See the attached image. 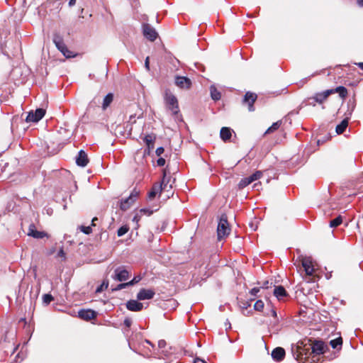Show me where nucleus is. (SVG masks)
Masks as SVG:
<instances>
[{
    "label": "nucleus",
    "mask_w": 363,
    "mask_h": 363,
    "mask_svg": "<svg viewBox=\"0 0 363 363\" xmlns=\"http://www.w3.org/2000/svg\"><path fill=\"white\" fill-rule=\"evenodd\" d=\"M165 159L163 158V157H160L157 160V164L159 167H163L164 164H165Z\"/></svg>",
    "instance_id": "nucleus-44"
},
{
    "label": "nucleus",
    "mask_w": 363,
    "mask_h": 363,
    "mask_svg": "<svg viewBox=\"0 0 363 363\" xmlns=\"http://www.w3.org/2000/svg\"><path fill=\"white\" fill-rule=\"evenodd\" d=\"M108 286V281L105 279L103 281L102 284L99 286L96 289V293L99 294L102 292L104 289H106Z\"/></svg>",
    "instance_id": "nucleus-33"
},
{
    "label": "nucleus",
    "mask_w": 363,
    "mask_h": 363,
    "mask_svg": "<svg viewBox=\"0 0 363 363\" xmlns=\"http://www.w3.org/2000/svg\"><path fill=\"white\" fill-rule=\"evenodd\" d=\"M79 228L80 229V230L84 233V234L86 235H89L92 233V228H91V226H84V225H80L79 227Z\"/></svg>",
    "instance_id": "nucleus-37"
},
{
    "label": "nucleus",
    "mask_w": 363,
    "mask_h": 363,
    "mask_svg": "<svg viewBox=\"0 0 363 363\" xmlns=\"http://www.w3.org/2000/svg\"><path fill=\"white\" fill-rule=\"evenodd\" d=\"M269 281H264V283L262 284L261 288H263V289H268L269 287Z\"/></svg>",
    "instance_id": "nucleus-54"
},
{
    "label": "nucleus",
    "mask_w": 363,
    "mask_h": 363,
    "mask_svg": "<svg viewBox=\"0 0 363 363\" xmlns=\"http://www.w3.org/2000/svg\"><path fill=\"white\" fill-rule=\"evenodd\" d=\"M249 184H250V183L249 182L248 179H247V177L242 178L238 183V189H242Z\"/></svg>",
    "instance_id": "nucleus-35"
},
{
    "label": "nucleus",
    "mask_w": 363,
    "mask_h": 363,
    "mask_svg": "<svg viewBox=\"0 0 363 363\" xmlns=\"http://www.w3.org/2000/svg\"><path fill=\"white\" fill-rule=\"evenodd\" d=\"M250 306H251V303H250V302L247 301V302H245V303H243V305H242V306H241V307H242V308H245V309H246V308H247L248 307H250Z\"/></svg>",
    "instance_id": "nucleus-56"
},
{
    "label": "nucleus",
    "mask_w": 363,
    "mask_h": 363,
    "mask_svg": "<svg viewBox=\"0 0 363 363\" xmlns=\"http://www.w3.org/2000/svg\"><path fill=\"white\" fill-rule=\"evenodd\" d=\"M146 342L152 347L154 346L150 340H146Z\"/></svg>",
    "instance_id": "nucleus-63"
},
{
    "label": "nucleus",
    "mask_w": 363,
    "mask_h": 363,
    "mask_svg": "<svg viewBox=\"0 0 363 363\" xmlns=\"http://www.w3.org/2000/svg\"><path fill=\"white\" fill-rule=\"evenodd\" d=\"M57 256L65 259V253L62 247L60 248V250L58 251Z\"/></svg>",
    "instance_id": "nucleus-50"
},
{
    "label": "nucleus",
    "mask_w": 363,
    "mask_h": 363,
    "mask_svg": "<svg viewBox=\"0 0 363 363\" xmlns=\"http://www.w3.org/2000/svg\"><path fill=\"white\" fill-rule=\"evenodd\" d=\"M286 352L284 348L277 347L272 352V357L277 362H281L284 359Z\"/></svg>",
    "instance_id": "nucleus-18"
},
{
    "label": "nucleus",
    "mask_w": 363,
    "mask_h": 363,
    "mask_svg": "<svg viewBox=\"0 0 363 363\" xmlns=\"http://www.w3.org/2000/svg\"><path fill=\"white\" fill-rule=\"evenodd\" d=\"M145 153H146V154H148V155H149V154L150 153V152H149L148 149L147 148V149L145 150Z\"/></svg>",
    "instance_id": "nucleus-64"
},
{
    "label": "nucleus",
    "mask_w": 363,
    "mask_h": 363,
    "mask_svg": "<svg viewBox=\"0 0 363 363\" xmlns=\"http://www.w3.org/2000/svg\"><path fill=\"white\" fill-rule=\"evenodd\" d=\"M45 114V110L43 108H37L35 111L28 112L26 121L27 123H37L41 120Z\"/></svg>",
    "instance_id": "nucleus-6"
},
{
    "label": "nucleus",
    "mask_w": 363,
    "mask_h": 363,
    "mask_svg": "<svg viewBox=\"0 0 363 363\" xmlns=\"http://www.w3.org/2000/svg\"><path fill=\"white\" fill-rule=\"evenodd\" d=\"M358 67L363 70V62H359L357 64Z\"/></svg>",
    "instance_id": "nucleus-61"
},
{
    "label": "nucleus",
    "mask_w": 363,
    "mask_h": 363,
    "mask_svg": "<svg viewBox=\"0 0 363 363\" xmlns=\"http://www.w3.org/2000/svg\"><path fill=\"white\" fill-rule=\"evenodd\" d=\"M140 218H141V216H140L138 213H136L133 218V221L137 224V227H138V223L140 221Z\"/></svg>",
    "instance_id": "nucleus-46"
},
{
    "label": "nucleus",
    "mask_w": 363,
    "mask_h": 363,
    "mask_svg": "<svg viewBox=\"0 0 363 363\" xmlns=\"http://www.w3.org/2000/svg\"><path fill=\"white\" fill-rule=\"evenodd\" d=\"M145 67L147 70H150V62H149V57H147L145 61Z\"/></svg>",
    "instance_id": "nucleus-53"
},
{
    "label": "nucleus",
    "mask_w": 363,
    "mask_h": 363,
    "mask_svg": "<svg viewBox=\"0 0 363 363\" xmlns=\"http://www.w3.org/2000/svg\"><path fill=\"white\" fill-rule=\"evenodd\" d=\"M135 203V201L129 196L125 199H122L120 201V209L123 211H125L130 208V206Z\"/></svg>",
    "instance_id": "nucleus-21"
},
{
    "label": "nucleus",
    "mask_w": 363,
    "mask_h": 363,
    "mask_svg": "<svg viewBox=\"0 0 363 363\" xmlns=\"http://www.w3.org/2000/svg\"><path fill=\"white\" fill-rule=\"evenodd\" d=\"M169 181H170V178L167 177L166 169H164L163 178H162V182L160 184H159V186H161V187H162V191H165V190L169 191L168 189H171L172 188V184L168 185Z\"/></svg>",
    "instance_id": "nucleus-23"
},
{
    "label": "nucleus",
    "mask_w": 363,
    "mask_h": 363,
    "mask_svg": "<svg viewBox=\"0 0 363 363\" xmlns=\"http://www.w3.org/2000/svg\"><path fill=\"white\" fill-rule=\"evenodd\" d=\"M194 363H207L204 359H201V358H199V357H196L194 359Z\"/></svg>",
    "instance_id": "nucleus-52"
},
{
    "label": "nucleus",
    "mask_w": 363,
    "mask_h": 363,
    "mask_svg": "<svg viewBox=\"0 0 363 363\" xmlns=\"http://www.w3.org/2000/svg\"><path fill=\"white\" fill-rule=\"evenodd\" d=\"M79 317L85 320H90L96 318L97 313L91 309H81L78 312Z\"/></svg>",
    "instance_id": "nucleus-13"
},
{
    "label": "nucleus",
    "mask_w": 363,
    "mask_h": 363,
    "mask_svg": "<svg viewBox=\"0 0 363 363\" xmlns=\"http://www.w3.org/2000/svg\"><path fill=\"white\" fill-rule=\"evenodd\" d=\"M139 194V191H138L135 189H134L132 192L130 193L129 197L132 198L133 201H135L138 196Z\"/></svg>",
    "instance_id": "nucleus-41"
},
{
    "label": "nucleus",
    "mask_w": 363,
    "mask_h": 363,
    "mask_svg": "<svg viewBox=\"0 0 363 363\" xmlns=\"http://www.w3.org/2000/svg\"><path fill=\"white\" fill-rule=\"evenodd\" d=\"M75 3H76V0H69V5L70 6H74V5L75 4Z\"/></svg>",
    "instance_id": "nucleus-59"
},
{
    "label": "nucleus",
    "mask_w": 363,
    "mask_h": 363,
    "mask_svg": "<svg viewBox=\"0 0 363 363\" xmlns=\"http://www.w3.org/2000/svg\"><path fill=\"white\" fill-rule=\"evenodd\" d=\"M232 136V130L228 127H223L220 131V137L224 141H228Z\"/></svg>",
    "instance_id": "nucleus-22"
},
{
    "label": "nucleus",
    "mask_w": 363,
    "mask_h": 363,
    "mask_svg": "<svg viewBox=\"0 0 363 363\" xmlns=\"http://www.w3.org/2000/svg\"><path fill=\"white\" fill-rule=\"evenodd\" d=\"M252 175L255 176L256 180H257L262 176V172L261 171H256Z\"/></svg>",
    "instance_id": "nucleus-51"
},
{
    "label": "nucleus",
    "mask_w": 363,
    "mask_h": 363,
    "mask_svg": "<svg viewBox=\"0 0 363 363\" xmlns=\"http://www.w3.org/2000/svg\"><path fill=\"white\" fill-rule=\"evenodd\" d=\"M332 94L338 93L342 99H345L347 95V89L343 86H339L335 89H329Z\"/></svg>",
    "instance_id": "nucleus-26"
},
{
    "label": "nucleus",
    "mask_w": 363,
    "mask_h": 363,
    "mask_svg": "<svg viewBox=\"0 0 363 363\" xmlns=\"http://www.w3.org/2000/svg\"><path fill=\"white\" fill-rule=\"evenodd\" d=\"M112 277L118 281H125L129 279V272L124 267H118L114 270Z\"/></svg>",
    "instance_id": "nucleus-10"
},
{
    "label": "nucleus",
    "mask_w": 363,
    "mask_h": 363,
    "mask_svg": "<svg viewBox=\"0 0 363 363\" xmlns=\"http://www.w3.org/2000/svg\"><path fill=\"white\" fill-rule=\"evenodd\" d=\"M274 295L279 301L283 300L284 298L289 296L287 291L283 286H277L274 287Z\"/></svg>",
    "instance_id": "nucleus-19"
},
{
    "label": "nucleus",
    "mask_w": 363,
    "mask_h": 363,
    "mask_svg": "<svg viewBox=\"0 0 363 363\" xmlns=\"http://www.w3.org/2000/svg\"><path fill=\"white\" fill-rule=\"evenodd\" d=\"M349 118H350L348 116L346 117L340 124L336 126L335 130L337 134H342L345 132L348 125Z\"/></svg>",
    "instance_id": "nucleus-24"
},
{
    "label": "nucleus",
    "mask_w": 363,
    "mask_h": 363,
    "mask_svg": "<svg viewBox=\"0 0 363 363\" xmlns=\"http://www.w3.org/2000/svg\"><path fill=\"white\" fill-rule=\"evenodd\" d=\"M52 41L56 48L63 54L67 58H71L75 56L72 51L67 49L64 43L63 38L57 33H54Z\"/></svg>",
    "instance_id": "nucleus-4"
},
{
    "label": "nucleus",
    "mask_w": 363,
    "mask_h": 363,
    "mask_svg": "<svg viewBox=\"0 0 363 363\" xmlns=\"http://www.w3.org/2000/svg\"><path fill=\"white\" fill-rule=\"evenodd\" d=\"M175 84L182 89H189L191 85L190 79L186 77L177 76L175 78Z\"/></svg>",
    "instance_id": "nucleus-15"
},
{
    "label": "nucleus",
    "mask_w": 363,
    "mask_h": 363,
    "mask_svg": "<svg viewBox=\"0 0 363 363\" xmlns=\"http://www.w3.org/2000/svg\"><path fill=\"white\" fill-rule=\"evenodd\" d=\"M167 343L164 340H160L158 341V347L160 348H164L166 346Z\"/></svg>",
    "instance_id": "nucleus-49"
},
{
    "label": "nucleus",
    "mask_w": 363,
    "mask_h": 363,
    "mask_svg": "<svg viewBox=\"0 0 363 363\" xmlns=\"http://www.w3.org/2000/svg\"><path fill=\"white\" fill-rule=\"evenodd\" d=\"M101 99L99 96H95L93 100L90 102L89 106H98L100 104Z\"/></svg>",
    "instance_id": "nucleus-40"
},
{
    "label": "nucleus",
    "mask_w": 363,
    "mask_h": 363,
    "mask_svg": "<svg viewBox=\"0 0 363 363\" xmlns=\"http://www.w3.org/2000/svg\"><path fill=\"white\" fill-rule=\"evenodd\" d=\"M129 230V227L127 225H124L120 227L117 230V235L118 237H121L128 233Z\"/></svg>",
    "instance_id": "nucleus-34"
},
{
    "label": "nucleus",
    "mask_w": 363,
    "mask_h": 363,
    "mask_svg": "<svg viewBox=\"0 0 363 363\" xmlns=\"http://www.w3.org/2000/svg\"><path fill=\"white\" fill-rule=\"evenodd\" d=\"M54 300L53 296L50 294H45L43 296V303L44 305H49Z\"/></svg>",
    "instance_id": "nucleus-32"
},
{
    "label": "nucleus",
    "mask_w": 363,
    "mask_h": 363,
    "mask_svg": "<svg viewBox=\"0 0 363 363\" xmlns=\"http://www.w3.org/2000/svg\"><path fill=\"white\" fill-rule=\"evenodd\" d=\"M230 228L229 227L228 217L225 214H222L217 227L218 240H221L230 234Z\"/></svg>",
    "instance_id": "nucleus-3"
},
{
    "label": "nucleus",
    "mask_w": 363,
    "mask_h": 363,
    "mask_svg": "<svg viewBox=\"0 0 363 363\" xmlns=\"http://www.w3.org/2000/svg\"><path fill=\"white\" fill-rule=\"evenodd\" d=\"M332 94V91H330L329 89H327L322 92L316 93L313 97H311L309 100H312V102H310L309 104L313 105V106H315V103L318 104H323L328 97Z\"/></svg>",
    "instance_id": "nucleus-8"
},
{
    "label": "nucleus",
    "mask_w": 363,
    "mask_h": 363,
    "mask_svg": "<svg viewBox=\"0 0 363 363\" xmlns=\"http://www.w3.org/2000/svg\"><path fill=\"white\" fill-rule=\"evenodd\" d=\"M140 213H144V214H146V215H147V216H150L151 214H152L153 211L150 210V209H148V208H141V209L140 210Z\"/></svg>",
    "instance_id": "nucleus-43"
},
{
    "label": "nucleus",
    "mask_w": 363,
    "mask_h": 363,
    "mask_svg": "<svg viewBox=\"0 0 363 363\" xmlns=\"http://www.w3.org/2000/svg\"><path fill=\"white\" fill-rule=\"evenodd\" d=\"M357 4L359 7H363V0H357Z\"/></svg>",
    "instance_id": "nucleus-58"
},
{
    "label": "nucleus",
    "mask_w": 363,
    "mask_h": 363,
    "mask_svg": "<svg viewBox=\"0 0 363 363\" xmlns=\"http://www.w3.org/2000/svg\"><path fill=\"white\" fill-rule=\"evenodd\" d=\"M347 106H348V108L349 109L347 111V115L349 116H351L352 112L354 111V108L356 107V100H355V99H350L348 103H347Z\"/></svg>",
    "instance_id": "nucleus-29"
},
{
    "label": "nucleus",
    "mask_w": 363,
    "mask_h": 363,
    "mask_svg": "<svg viewBox=\"0 0 363 363\" xmlns=\"http://www.w3.org/2000/svg\"><path fill=\"white\" fill-rule=\"evenodd\" d=\"M164 152V149L162 147H157L155 153L157 156H160L162 154H163Z\"/></svg>",
    "instance_id": "nucleus-47"
},
{
    "label": "nucleus",
    "mask_w": 363,
    "mask_h": 363,
    "mask_svg": "<svg viewBox=\"0 0 363 363\" xmlns=\"http://www.w3.org/2000/svg\"><path fill=\"white\" fill-rule=\"evenodd\" d=\"M28 235L33 237L36 239H41L45 237H48L47 233L44 231H38L35 229V226L33 223H31L28 228Z\"/></svg>",
    "instance_id": "nucleus-14"
},
{
    "label": "nucleus",
    "mask_w": 363,
    "mask_h": 363,
    "mask_svg": "<svg viewBox=\"0 0 363 363\" xmlns=\"http://www.w3.org/2000/svg\"><path fill=\"white\" fill-rule=\"evenodd\" d=\"M124 325L127 328H130L132 325V320L130 318H125L123 321Z\"/></svg>",
    "instance_id": "nucleus-42"
},
{
    "label": "nucleus",
    "mask_w": 363,
    "mask_h": 363,
    "mask_svg": "<svg viewBox=\"0 0 363 363\" xmlns=\"http://www.w3.org/2000/svg\"><path fill=\"white\" fill-rule=\"evenodd\" d=\"M260 290V288L259 287H255L253 289H252L250 291V294L253 296H256L257 293Z\"/></svg>",
    "instance_id": "nucleus-45"
},
{
    "label": "nucleus",
    "mask_w": 363,
    "mask_h": 363,
    "mask_svg": "<svg viewBox=\"0 0 363 363\" xmlns=\"http://www.w3.org/2000/svg\"><path fill=\"white\" fill-rule=\"evenodd\" d=\"M281 121H277L274 123L264 133V134L271 133L275 130H277L281 125Z\"/></svg>",
    "instance_id": "nucleus-31"
},
{
    "label": "nucleus",
    "mask_w": 363,
    "mask_h": 363,
    "mask_svg": "<svg viewBox=\"0 0 363 363\" xmlns=\"http://www.w3.org/2000/svg\"><path fill=\"white\" fill-rule=\"evenodd\" d=\"M142 279V277L140 275L135 276L132 280L127 282L128 286H133L135 284H138Z\"/></svg>",
    "instance_id": "nucleus-38"
},
{
    "label": "nucleus",
    "mask_w": 363,
    "mask_h": 363,
    "mask_svg": "<svg viewBox=\"0 0 363 363\" xmlns=\"http://www.w3.org/2000/svg\"><path fill=\"white\" fill-rule=\"evenodd\" d=\"M211 96L214 101H218L220 99L221 94L214 86H211L210 88Z\"/></svg>",
    "instance_id": "nucleus-28"
},
{
    "label": "nucleus",
    "mask_w": 363,
    "mask_h": 363,
    "mask_svg": "<svg viewBox=\"0 0 363 363\" xmlns=\"http://www.w3.org/2000/svg\"><path fill=\"white\" fill-rule=\"evenodd\" d=\"M264 302L262 300H258L254 305V309L257 311H261L264 308Z\"/></svg>",
    "instance_id": "nucleus-36"
},
{
    "label": "nucleus",
    "mask_w": 363,
    "mask_h": 363,
    "mask_svg": "<svg viewBox=\"0 0 363 363\" xmlns=\"http://www.w3.org/2000/svg\"><path fill=\"white\" fill-rule=\"evenodd\" d=\"M361 223H363V219L362 220H358L357 224V228H360Z\"/></svg>",
    "instance_id": "nucleus-62"
},
{
    "label": "nucleus",
    "mask_w": 363,
    "mask_h": 363,
    "mask_svg": "<svg viewBox=\"0 0 363 363\" xmlns=\"http://www.w3.org/2000/svg\"><path fill=\"white\" fill-rule=\"evenodd\" d=\"M98 220V218L97 217H94L93 218V219L91 220V226H96V221Z\"/></svg>",
    "instance_id": "nucleus-57"
},
{
    "label": "nucleus",
    "mask_w": 363,
    "mask_h": 363,
    "mask_svg": "<svg viewBox=\"0 0 363 363\" xmlns=\"http://www.w3.org/2000/svg\"><path fill=\"white\" fill-rule=\"evenodd\" d=\"M162 191L161 186H159L158 183H155L153 184L151 190L148 193V198L151 200L153 199L156 195Z\"/></svg>",
    "instance_id": "nucleus-25"
},
{
    "label": "nucleus",
    "mask_w": 363,
    "mask_h": 363,
    "mask_svg": "<svg viewBox=\"0 0 363 363\" xmlns=\"http://www.w3.org/2000/svg\"><path fill=\"white\" fill-rule=\"evenodd\" d=\"M126 308L130 311L138 312L142 311L143 305L138 300H130L126 303Z\"/></svg>",
    "instance_id": "nucleus-17"
},
{
    "label": "nucleus",
    "mask_w": 363,
    "mask_h": 363,
    "mask_svg": "<svg viewBox=\"0 0 363 363\" xmlns=\"http://www.w3.org/2000/svg\"><path fill=\"white\" fill-rule=\"evenodd\" d=\"M113 94L112 93H108L106 94L103 100L102 103V109L106 110L110 104L113 102Z\"/></svg>",
    "instance_id": "nucleus-27"
},
{
    "label": "nucleus",
    "mask_w": 363,
    "mask_h": 363,
    "mask_svg": "<svg viewBox=\"0 0 363 363\" xmlns=\"http://www.w3.org/2000/svg\"><path fill=\"white\" fill-rule=\"evenodd\" d=\"M342 223V216H338L335 218L331 220L330 221V228H336L339 226Z\"/></svg>",
    "instance_id": "nucleus-30"
},
{
    "label": "nucleus",
    "mask_w": 363,
    "mask_h": 363,
    "mask_svg": "<svg viewBox=\"0 0 363 363\" xmlns=\"http://www.w3.org/2000/svg\"><path fill=\"white\" fill-rule=\"evenodd\" d=\"M155 295V291L152 289H141L137 294V299L138 301L150 300L153 298Z\"/></svg>",
    "instance_id": "nucleus-11"
},
{
    "label": "nucleus",
    "mask_w": 363,
    "mask_h": 363,
    "mask_svg": "<svg viewBox=\"0 0 363 363\" xmlns=\"http://www.w3.org/2000/svg\"><path fill=\"white\" fill-rule=\"evenodd\" d=\"M88 162L87 154L83 150H79L76 157V164L79 167H84L87 165Z\"/></svg>",
    "instance_id": "nucleus-16"
},
{
    "label": "nucleus",
    "mask_w": 363,
    "mask_h": 363,
    "mask_svg": "<svg viewBox=\"0 0 363 363\" xmlns=\"http://www.w3.org/2000/svg\"><path fill=\"white\" fill-rule=\"evenodd\" d=\"M135 115H131V116H130V121H131V122H133V123H135Z\"/></svg>",
    "instance_id": "nucleus-60"
},
{
    "label": "nucleus",
    "mask_w": 363,
    "mask_h": 363,
    "mask_svg": "<svg viewBox=\"0 0 363 363\" xmlns=\"http://www.w3.org/2000/svg\"><path fill=\"white\" fill-rule=\"evenodd\" d=\"M311 357H308V360H311V363H318L320 360V355L324 354L327 350H329L328 345H326L322 340H315L311 346Z\"/></svg>",
    "instance_id": "nucleus-2"
},
{
    "label": "nucleus",
    "mask_w": 363,
    "mask_h": 363,
    "mask_svg": "<svg viewBox=\"0 0 363 363\" xmlns=\"http://www.w3.org/2000/svg\"><path fill=\"white\" fill-rule=\"evenodd\" d=\"M257 99V95L255 93L251 91H247L244 95L242 99V104L247 105L249 111H254L255 107L254 104Z\"/></svg>",
    "instance_id": "nucleus-7"
},
{
    "label": "nucleus",
    "mask_w": 363,
    "mask_h": 363,
    "mask_svg": "<svg viewBox=\"0 0 363 363\" xmlns=\"http://www.w3.org/2000/svg\"><path fill=\"white\" fill-rule=\"evenodd\" d=\"M164 101L167 109L171 111L172 115L174 119L182 121V115L179 107V102L177 98L172 94V92L166 89L164 93Z\"/></svg>",
    "instance_id": "nucleus-1"
},
{
    "label": "nucleus",
    "mask_w": 363,
    "mask_h": 363,
    "mask_svg": "<svg viewBox=\"0 0 363 363\" xmlns=\"http://www.w3.org/2000/svg\"><path fill=\"white\" fill-rule=\"evenodd\" d=\"M156 140V135L155 134H149L145 136L143 141L145 142L149 152H151L154 149V144Z\"/></svg>",
    "instance_id": "nucleus-20"
},
{
    "label": "nucleus",
    "mask_w": 363,
    "mask_h": 363,
    "mask_svg": "<svg viewBox=\"0 0 363 363\" xmlns=\"http://www.w3.org/2000/svg\"><path fill=\"white\" fill-rule=\"evenodd\" d=\"M128 286V284L127 282H125V283H121V284H118L116 286V287L112 289V291H119V290L123 289H125V288H126Z\"/></svg>",
    "instance_id": "nucleus-39"
},
{
    "label": "nucleus",
    "mask_w": 363,
    "mask_h": 363,
    "mask_svg": "<svg viewBox=\"0 0 363 363\" xmlns=\"http://www.w3.org/2000/svg\"><path fill=\"white\" fill-rule=\"evenodd\" d=\"M271 315L272 316H273L274 318L277 317V311H275V309L274 308H272L269 311V313H267V315Z\"/></svg>",
    "instance_id": "nucleus-48"
},
{
    "label": "nucleus",
    "mask_w": 363,
    "mask_h": 363,
    "mask_svg": "<svg viewBox=\"0 0 363 363\" xmlns=\"http://www.w3.org/2000/svg\"><path fill=\"white\" fill-rule=\"evenodd\" d=\"M330 345L333 349H336L337 352H334L330 356H325V357L329 360H333L337 357V352L342 349V338L341 337H338L335 339L331 340L330 341Z\"/></svg>",
    "instance_id": "nucleus-9"
},
{
    "label": "nucleus",
    "mask_w": 363,
    "mask_h": 363,
    "mask_svg": "<svg viewBox=\"0 0 363 363\" xmlns=\"http://www.w3.org/2000/svg\"><path fill=\"white\" fill-rule=\"evenodd\" d=\"M247 179H248V181L251 184L252 182L256 181V178H255V176H253L252 174L250 175V177H247Z\"/></svg>",
    "instance_id": "nucleus-55"
},
{
    "label": "nucleus",
    "mask_w": 363,
    "mask_h": 363,
    "mask_svg": "<svg viewBox=\"0 0 363 363\" xmlns=\"http://www.w3.org/2000/svg\"><path fill=\"white\" fill-rule=\"evenodd\" d=\"M299 258L301 259V264L306 274L309 276L312 275L314 272V267L312 265V260L311 257L301 256Z\"/></svg>",
    "instance_id": "nucleus-12"
},
{
    "label": "nucleus",
    "mask_w": 363,
    "mask_h": 363,
    "mask_svg": "<svg viewBox=\"0 0 363 363\" xmlns=\"http://www.w3.org/2000/svg\"><path fill=\"white\" fill-rule=\"evenodd\" d=\"M142 30L144 37L151 42H154L158 37L156 30L147 23L142 24Z\"/></svg>",
    "instance_id": "nucleus-5"
}]
</instances>
